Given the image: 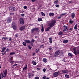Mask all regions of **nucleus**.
<instances>
[{
	"label": "nucleus",
	"mask_w": 79,
	"mask_h": 79,
	"mask_svg": "<svg viewBox=\"0 0 79 79\" xmlns=\"http://www.w3.org/2000/svg\"><path fill=\"white\" fill-rule=\"evenodd\" d=\"M56 23V21L55 20H53L51 21V22L48 23V25L49 27H48L46 29V31H49L50 29H51L50 27H52L53 26H55V24Z\"/></svg>",
	"instance_id": "f257e3e1"
},
{
	"label": "nucleus",
	"mask_w": 79,
	"mask_h": 79,
	"mask_svg": "<svg viewBox=\"0 0 79 79\" xmlns=\"http://www.w3.org/2000/svg\"><path fill=\"white\" fill-rule=\"evenodd\" d=\"M31 31V34H34L35 31H39V28H34L32 29Z\"/></svg>",
	"instance_id": "f03ea898"
},
{
	"label": "nucleus",
	"mask_w": 79,
	"mask_h": 79,
	"mask_svg": "<svg viewBox=\"0 0 79 79\" xmlns=\"http://www.w3.org/2000/svg\"><path fill=\"white\" fill-rule=\"evenodd\" d=\"M64 52H61L59 55V57H60V58H62L63 57V56H64Z\"/></svg>",
	"instance_id": "7ed1b4c3"
},
{
	"label": "nucleus",
	"mask_w": 79,
	"mask_h": 79,
	"mask_svg": "<svg viewBox=\"0 0 79 79\" xmlns=\"http://www.w3.org/2000/svg\"><path fill=\"white\" fill-rule=\"evenodd\" d=\"M20 22L21 24H24V21L23 18H20Z\"/></svg>",
	"instance_id": "20e7f679"
},
{
	"label": "nucleus",
	"mask_w": 79,
	"mask_h": 79,
	"mask_svg": "<svg viewBox=\"0 0 79 79\" xmlns=\"http://www.w3.org/2000/svg\"><path fill=\"white\" fill-rule=\"evenodd\" d=\"M10 9L12 11H16V9L15 6H11L10 7Z\"/></svg>",
	"instance_id": "39448f33"
},
{
	"label": "nucleus",
	"mask_w": 79,
	"mask_h": 79,
	"mask_svg": "<svg viewBox=\"0 0 79 79\" xmlns=\"http://www.w3.org/2000/svg\"><path fill=\"white\" fill-rule=\"evenodd\" d=\"M58 74H59V72H58L54 73L53 75L54 77H57V76H58Z\"/></svg>",
	"instance_id": "423d86ee"
},
{
	"label": "nucleus",
	"mask_w": 79,
	"mask_h": 79,
	"mask_svg": "<svg viewBox=\"0 0 79 79\" xmlns=\"http://www.w3.org/2000/svg\"><path fill=\"white\" fill-rule=\"evenodd\" d=\"M60 50H58L57 51H56L55 54V56H58L60 53Z\"/></svg>",
	"instance_id": "0eeeda50"
},
{
	"label": "nucleus",
	"mask_w": 79,
	"mask_h": 79,
	"mask_svg": "<svg viewBox=\"0 0 79 79\" xmlns=\"http://www.w3.org/2000/svg\"><path fill=\"white\" fill-rule=\"evenodd\" d=\"M26 28V26H23L22 27H21L19 28V30L20 31H24V29Z\"/></svg>",
	"instance_id": "6e6552de"
},
{
	"label": "nucleus",
	"mask_w": 79,
	"mask_h": 79,
	"mask_svg": "<svg viewBox=\"0 0 79 79\" xmlns=\"http://www.w3.org/2000/svg\"><path fill=\"white\" fill-rule=\"evenodd\" d=\"M12 27H13V29H14V30H16V26L14 24V22L12 23Z\"/></svg>",
	"instance_id": "1a4fd4ad"
},
{
	"label": "nucleus",
	"mask_w": 79,
	"mask_h": 79,
	"mask_svg": "<svg viewBox=\"0 0 79 79\" xmlns=\"http://www.w3.org/2000/svg\"><path fill=\"white\" fill-rule=\"evenodd\" d=\"M8 51H9V49L7 48L6 51H5L4 53H2V55H5V54L6 53V52H8Z\"/></svg>",
	"instance_id": "9d476101"
},
{
	"label": "nucleus",
	"mask_w": 79,
	"mask_h": 79,
	"mask_svg": "<svg viewBox=\"0 0 79 79\" xmlns=\"http://www.w3.org/2000/svg\"><path fill=\"white\" fill-rule=\"evenodd\" d=\"M63 73H68V70L66 69V70H64L62 71Z\"/></svg>",
	"instance_id": "9b49d317"
},
{
	"label": "nucleus",
	"mask_w": 79,
	"mask_h": 79,
	"mask_svg": "<svg viewBox=\"0 0 79 79\" xmlns=\"http://www.w3.org/2000/svg\"><path fill=\"white\" fill-rule=\"evenodd\" d=\"M7 23H10L11 21V19L10 18H9L7 20Z\"/></svg>",
	"instance_id": "f8f14e48"
},
{
	"label": "nucleus",
	"mask_w": 79,
	"mask_h": 79,
	"mask_svg": "<svg viewBox=\"0 0 79 79\" xmlns=\"http://www.w3.org/2000/svg\"><path fill=\"white\" fill-rule=\"evenodd\" d=\"M25 42H26V43H27L28 44H30V43H31V41L29 40H25Z\"/></svg>",
	"instance_id": "ddd939ff"
},
{
	"label": "nucleus",
	"mask_w": 79,
	"mask_h": 79,
	"mask_svg": "<svg viewBox=\"0 0 79 79\" xmlns=\"http://www.w3.org/2000/svg\"><path fill=\"white\" fill-rule=\"evenodd\" d=\"M73 50L74 51V54L76 55V48H73Z\"/></svg>",
	"instance_id": "4468645a"
},
{
	"label": "nucleus",
	"mask_w": 79,
	"mask_h": 79,
	"mask_svg": "<svg viewBox=\"0 0 79 79\" xmlns=\"http://www.w3.org/2000/svg\"><path fill=\"white\" fill-rule=\"evenodd\" d=\"M6 48H5V47H3L2 48V50L1 51V52H5V50H6Z\"/></svg>",
	"instance_id": "2eb2a0df"
},
{
	"label": "nucleus",
	"mask_w": 79,
	"mask_h": 79,
	"mask_svg": "<svg viewBox=\"0 0 79 79\" xmlns=\"http://www.w3.org/2000/svg\"><path fill=\"white\" fill-rule=\"evenodd\" d=\"M75 15H75V14H74V13H72L71 14L72 18H74V17H75Z\"/></svg>",
	"instance_id": "dca6fc26"
},
{
	"label": "nucleus",
	"mask_w": 79,
	"mask_h": 79,
	"mask_svg": "<svg viewBox=\"0 0 79 79\" xmlns=\"http://www.w3.org/2000/svg\"><path fill=\"white\" fill-rule=\"evenodd\" d=\"M32 63V64H33V65H34V66L36 65L37 64V62H35L34 60H33Z\"/></svg>",
	"instance_id": "f3484780"
},
{
	"label": "nucleus",
	"mask_w": 79,
	"mask_h": 79,
	"mask_svg": "<svg viewBox=\"0 0 79 79\" xmlns=\"http://www.w3.org/2000/svg\"><path fill=\"white\" fill-rule=\"evenodd\" d=\"M4 73H5V76H4V77H5L6 76V74H7V69H6L5 70V72Z\"/></svg>",
	"instance_id": "a211bd4d"
},
{
	"label": "nucleus",
	"mask_w": 79,
	"mask_h": 79,
	"mask_svg": "<svg viewBox=\"0 0 79 79\" xmlns=\"http://www.w3.org/2000/svg\"><path fill=\"white\" fill-rule=\"evenodd\" d=\"M55 14L53 13H49V16H53Z\"/></svg>",
	"instance_id": "6ab92c4d"
},
{
	"label": "nucleus",
	"mask_w": 79,
	"mask_h": 79,
	"mask_svg": "<svg viewBox=\"0 0 79 79\" xmlns=\"http://www.w3.org/2000/svg\"><path fill=\"white\" fill-rule=\"evenodd\" d=\"M43 60L44 63H47V59L45 58H44L43 59Z\"/></svg>",
	"instance_id": "aec40b11"
},
{
	"label": "nucleus",
	"mask_w": 79,
	"mask_h": 79,
	"mask_svg": "<svg viewBox=\"0 0 79 79\" xmlns=\"http://www.w3.org/2000/svg\"><path fill=\"white\" fill-rule=\"evenodd\" d=\"M65 77L67 78H69V75L68 74H65Z\"/></svg>",
	"instance_id": "412c9836"
},
{
	"label": "nucleus",
	"mask_w": 79,
	"mask_h": 79,
	"mask_svg": "<svg viewBox=\"0 0 79 79\" xmlns=\"http://www.w3.org/2000/svg\"><path fill=\"white\" fill-rule=\"evenodd\" d=\"M27 65H26L25 67H24L23 69V70H25V71H26L27 70Z\"/></svg>",
	"instance_id": "4be33fe9"
},
{
	"label": "nucleus",
	"mask_w": 79,
	"mask_h": 79,
	"mask_svg": "<svg viewBox=\"0 0 79 79\" xmlns=\"http://www.w3.org/2000/svg\"><path fill=\"white\" fill-rule=\"evenodd\" d=\"M68 55L70 57H72V56H73V54H72V53H68Z\"/></svg>",
	"instance_id": "5701e85b"
},
{
	"label": "nucleus",
	"mask_w": 79,
	"mask_h": 79,
	"mask_svg": "<svg viewBox=\"0 0 79 79\" xmlns=\"http://www.w3.org/2000/svg\"><path fill=\"white\" fill-rule=\"evenodd\" d=\"M69 30L68 29V28H65V29H64L63 30V32H65L66 31L67 32V31H68Z\"/></svg>",
	"instance_id": "b1692460"
},
{
	"label": "nucleus",
	"mask_w": 79,
	"mask_h": 79,
	"mask_svg": "<svg viewBox=\"0 0 79 79\" xmlns=\"http://www.w3.org/2000/svg\"><path fill=\"white\" fill-rule=\"evenodd\" d=\"M63 43H68V40H64L63 41Z\"/></svg>",
	"instance_id": "393cba45"
},
{
	"label": "nucleus",
	"mask_w": 79,
	"mask_h": 79,
	"mask_svg": "<svg viewBox=\"0 0 79 79\" xmlns=\"http://www.w3.org/2000/svg\"><path fill=\"white\" fill-rule=\"evenodd\" d=\"M49 40H50L49 42L50 43H52V37L49 38Z\"/></svg>",
	"instance_id": "a878e982"
},
{
	"label": "nucleus",
	"mask_w": 79,
	"mask_h": 79,
	"mask_svg": "<svg viewBox=\"0 0 79 79\" xmlns=\"http://www.w3.org/2000/svg\"><path fill=\"white\" fill-rule=\"evenodd\" d=\"M15 52H12L10 53L9 54V55H10L11 56V55H15Z\"/></svg>",
	"instance_id": "bb28decb"
},
{
	"label": "nucleus",
	"mask_w": 79,
	"mask_h": 79,
	"mask_svg": "<svg viewBox=\"0 0 79 79\" xmlns=\"http://www.w3.org/2000/svg\"><path fill=\"white\" fill-rule=\"evenodd\" d=\"M40 50V49H37L36 50L35 52L36 53H39Z\"/></svg>",
	"instance_id": "cd10ccee"
},
{
	"label": "nucleus",
	"mask_w": 79,
	"mask_h": 79,
	"mask_svg": "<svg viewBox=\"0 0 79 79\" xmlns=\"http://www.w3.org/2000/svg\"><path fill=\"white\" fill-rule=\"evenodd\" d=\"M23 45H24V46H26V45H27V44H26V43L25 42H23Z\"/></svg>",
	"instance_id": "c85d7f7f"
},
{
	"label": "nucleus",
	"mask_w": 79,
	"mask_h": 79,
	"mask_svg": "<svg viewBox=\"0 0 79 79\" xmlns=\"http://www.w3.org/2000/svg\"><path fill=\"white\" fill-rule=\"evenodd\" d=\"M77 54L79 55V49L77 51V52H76V54H75V55H77Z\"/></svg>",
	"instance_id": "c756f323"
},
{
	"label": "nucleus",
	"mask_w": 79,
	"mask_h": 79,
	"mask_svg": "<svg viewBox=\"0 0 79 79\" xmlns=\"http://www.w3.org/2000/svg\"><path fill=\"white\" fill-rule=\"evenodd\" d=\"M31 74H32V73H28V77H31Z\"/></svg>",
	"instance_id": "7c9ffc66"
},
{
	"label": "nucleus",
	"mask_w": 79,
	"mask_h": 79,
	"mask_svg": "<svg viewBox=\"0 0 79 79\" xmlns=\"http://www.w3.org/2000/svg\"><path fill=\"white\" fill-rule=\"evenodd\" d=\"M77 24H76L75 25V27H74V29H77Z\"/></svg>",
	"instance_id": "2f4dec72"
},
{
	"label": "nucleus",
	"mask_w": 79,
	"mask_h": 79,
	"mask_svg": "<svg viewBox=\"0 0 79 79\" xmlns=\"http://www.w3.org/2000/svg\"><path fill=\"white\" fill-rule=\"evenodd\" d=\"M38 21H42V18H39L38 19Z\"/></svg>",
	"instance_id": "473e14b6"
},
{
	"label": "nucleus",
	"mask_w": 79,
	"mask_h": 79,
	"mask_svg": "<svg viewBox=\"0 0 79 79\" xmlns=\"http://www.w3.org/2000/svg\"><path fill=\"white\" fill-rule=\"evenodd\" d=\"M58 2V0L55 1L54 2V3L55 4H57Z\"/></svg>",
	"instance_id": "72a5a7b5"
},
{
	"label": "nucleus",
	"mask_w": 79,
	"mask_h": 79,
	"mask_svg": "<svg viewBox=\"0 0 79 79\" xmlns=\"http://www.w3.org/2000/svg\"><path fill=\"white\" fill-rule=\"evenodd\" d=\"M4 76H5V73L3 72L2 73V79H3V78Z\"/></svg>",
	"instance_id": "f704fd0d"
},
{
	"label": "nucleus",
	"mask_w": 79,
	"mask_h": 79,
	"mask_svg": "<svg viewBox=\"0 0 79 79\" xmlns=\"http://www.w3.org/2000/svg\"><path fill=\"white\" fill-rule=\"evenodd\" d=\"M41 14H42V16H45V14L43 12H42Z\"/></svg>",
	"instance_id": "c9c22d12"
},
{
	"label": "nucleus",
	"mask_w": 79,
	"mask_h": 79,
	"mask_svg": "<svg viewBox=\"0 0 79 79\" xmlns=\"http://www.w3.org/2000/svg\"><path fill=\"white\" fill-rule=\"evenodd\" d=\"M17 66V64H15L14 65H12L11 67L12 68H15V66Z\"/></svg>",
	"instance_id": "e433bc0d"
},
{
	"label": "nucleus",
	"mask_w": 79,
	"mask_h": 79,
	"mask_svg": "<svg viewBox=\"0 0 79 79\" xmlns=\"http://www.w3.org/2000/svg\"><path fill=\"white\" fill-rule=\"evenodd\" d=\"M59 35H63V32H61V31H60L59 33Z\"/></svg>",
	"instance_id": "4c0bfd02"
},
{
	"label": "nucleus",
	"mask_w": 79,
	"mask_h": 79,
	"mask_svg": "<svg viewBox=\"0 0 79 79\" xmlns=\"http://www.w3.org/2000/svg\"><path fill=\"white\" fill-rule=\"evenodd\" d=\"M35 42V40L34 39H32L31 40V43H34Z\"/></svg>",
	"instance_id": "58836bf2"
},
{
	"label": "nucleus",
	"mask_w": 79,
	"mask_h": 79,
	"mask_svg": "<svg viewBox=\"0 0 79 79\" xmlns=\"http://www.w3.org/2000/svg\"><path fill=\"white\" fill-rule=\"evenodd\" d=\"M10 63L12 64H13V63L15 62V61H13V60L10 61Z\"/></svg>",
	"instance_id": "ea45409f"
},
{
	"label": "nucleus",
	"mask_w": 79,
	"mask_h": 79,
	"mask_svg": "<svg viewBox=\"0 0 79 79\" xmlns=\"http://www.w3.org/2000/svg\"><path fill=\"white\" fill-rule=\"evenodd\" d=\"M68 27V26H66V25H64V29H66Z\"/></svg>",
	"instance_id": "a19ab883"
},
{
	"label": "nucleus",
	"mask_w": 79,
	"mask_h": 79,
	"mask_svg": "<svg viewBox=\"0 0 79 79\" xmlns=\"http://www.w3.org/2000/svg\"><path fill=\"white\" fill-rule=\"evenodd\" d=\"M23 8L24 9H25L26 10H27V6H25L23 7Z\"/></svg>",
	"instance_id": "79ce46f5"
},
{
	"label": "nucleus",
	"mask_w": 79,
	"mask_h": 79,
	"mask_svg": "<svg viewBox=\"0 0 79 79\" xmlns=\"http://www.w3.org/2000/svg\"><path fill=\"white\" fill-rule=\"evenodd\" d=\"M74 22V21H72V20H70L69 21V23H70V24H72V23H73Z\"/></svg>",
	"instance_id": "37998d69"
},
{
	"label": "nucleus",
	"mask_w": 79,
	"mask_h": 79,
	"mask_svg": "<svg viewBox=\"0 0 79 79\" xmlns=\"http://www.w3.org/2000/svg\"><path fill=\"white\" fill-rule=\"evenodd\" d=\"M28 47L30 50H31V49L32 48V47H31L30 46H28Z\"/></svg>",
	"instance_id": "c03bdc74"
},
{
	"label": "nucleus",
	"mask_w": 79,
	"mask_h": 79,
	"mask_svg": "<svg viewBox=\"0 0 79 79\" xmlns=\"http://www.w3.org/2000/svg\"><path fill=\"white\" fill-rule=\"evenodd\" d=\"M43 71H44V73H45V71H46V69H43Z\"/></svg>",
	"instance_id": "a18cd8bd"
},
{
	"label": "nucleus",
	"mask_w": 79,
	"mask_h": 79,
	"mask_svg": "<svg viewBox=\"0 0 79 79\" xmlns=\"http://www.w3.org/2000/svg\"><path fill=\"white\" fill-rule=\"evenodd\" d=\"M55 6L56 7H57V8H59V7H60V6H59V5H56Z\"/></svg>",
	"instance_id": "49530a36"
},
{
	"label": "nucleus",
	"mask_w": 79,
	"mask_h": 79,
	"mask_svg": "<svg viewBox=\"0 0 79 79\" xmlns=\"http://www.w3.org/2000/svg\"><path fill=\"white\" fill-rule=\"evenodd\" d=\"M48 49L49 50H53V49H52V48L51 47L49 48Z\"/></svg>",
	"instance_id": "de8ad7c7"
},
{
	"label": "nucleus",
	"mask_w": 79,
	"mask_h": 79,
	"mask_svg": "<svg viewBox=\"0 0 79 79\" xmlns=\"http://www.w3.org/2000/svg\"><path fill=\"white\" fill-rule=\"evenodd\" d=\"M41 31L42 32H43L44 31V28H42L41 29Z\"/></svg>",
	"instance_id": "09e8293b"
},
{
	"label": "nucleus",
	"mask_w": 79,
	"mask_h": 79,
	"mask_svg": "<svg viewBox=\"0 0 79 79\" xmlns=\"http://www.w3.org/2000/svg\"><path fill=\"white\" fill-rule=\"evenodd\" d=\"M11 58H13V57H12ZM11 58H10L9 61H12L13 60V59H11Z\"/></svg>",
	"instance_id": "8fccbe9b"
},
{
	"label": "nucleus",
	"mask_w": 79,
	"mask_h": 79,
	"mask_svg": "<svg viewBox=\"0 0 79 79\" xmlns=\"http://www.w3.org/2000/svg\"><path fill=\"white\" fill-rule=\"evenodd\" d=\"M35 79H39V77H35Z\"/></svg>",
	"instance_id": "3c124183"
},
{
	"label": "nucleus",
	"mask_w": 79,
	"mask_h": 79,
	"mask_svg": "<svg viewBox=\"0 0 79 79\" xmlns=\"http://www.w3.org/2000/svg\"><path fill=\"white\" fill-rule=\"evenodd\" d=\"M43 79H46V76H44L43 78Z\"/></svg>",
	"instance_id": "603ef678"
},
{
	"label": "nucleus",
	"mask_w": 79,
	"mask_h": 79,
	"mask_svg": "<svg viewBox=\"0 0 79 79\" xmlns=\"http://www.w3.org/2000/svg\"><path fill=\"white\" fill-rule=\"evenodd\" d=\"M9 41H11V40H12L11 39V37H10L9 38Z\"/></svg>",
	"instance_id": "864d4df0"
},
{
	"label": "nucleus",
	"mask_w": 79,
	"mask_h": 79,
	"mask_svg": "<svg viewBox=\"0 0 79 79\" xmlns=\"http://www.w3.org/2000/svg\"><path fill=\"white\" fill-rule=\"evenodd\" d=\"M31 75L32 77H34V74H32V73H31Z\"/></svg>",
	"instance_id": "5fc2aeb1"
},
{
	"label": "nucleus",
	"mask_w": 79,
	"mask_h": 79,
	"mask_svg": "<svg viewBox=\"0 0 79 79\" xmlns=\"http://www.w3.org/2000/svg\"><path fill=\"white\" fill-rule=\"evenodd\" d=\"M37 0H31V1L32 2H35V1H36Z\"/></svg>",
	"instance_id": "6e6d98bb"
},
{
	"label": "nucleus",
	"mask_w": 79,
	"mask_h": 79,
	"mask_svg": "<svg viewBox=\"0 0 79 79\" xmlns=\"http://www.w3.org/2000/svg\"><path fill=\"white\" fill-rule=\"evenodd\" d=\"M21 16H23V17H24V14H21Z\"/></svg>",
	"instance_id": "4d7b16f0"
},
{
	"label": "nucleus",
	"mask_w": 79,
	"mask_h": 79,
	"mask_svg": "<svg viewBox=\"0 0 79 79\" xmlns=\"http://www.w3.org/2000/svg\"><path fill=\"white\" fill-rule=\"evenodd\" d=\"M35 52H34L33 53V56H34V55H35Z\"/></svg>",
	"instance_id": "13d9d810"
},
{
	"label": "nucleus",
	"mask_w": 79,
	"mask_h": 79,
	"mask_svg": "<svg viewBox=\"0 0 79 79\" xmlns=\"http://www.w3.org/2000/svg\"><path fill=\"white\" fill-rule=\"evenodd\" d=\"M65 15V14H62L61 15H60V16H63V15Z\"/></svg>",
	"instance_id": "bf43d9fd"
},
{
	"label": "nucleus",
	"mask_w": 79,
	"mask_h": 79,
	"mask_svg": "<svg viewBox=\"0 0 79 79\" xmlns=\"http://www.w3.org/2000/svg\"><path fill=\"white\" fill-rule=\"evenodd\" d=\"M61 16H60V17H58V19H60V18H61Z\"/></svg>",
	"instance_id": "052dcab7"
},
{
	"label": "nucleus",
	"mask_w": 79,
	"mask_h": 79,
	"mask_svg": "<svg viewBox=\"0 0 79 79\" xmlns=\"http://www.w3.org/2000/svg\"><path fill=\"white\" fill-rule=\"evenodd\" d=\"M15 37H18V35L17 34L15 35Z\"/></svg>",
	"instance_id": "680f3d73"
},
{
	"label": "nucleus",
	"mask_w": 79,
	"mask_h": 79,
	"mask_svg": "<svg viewBox=\"0 0 79 79\" xmlns=\"http://www.w3.org/2000/svg\"><path fill=\"white\" fill-rule=\"evenodd\" d=\"M13 15V13H10V15Z\"/></svg>",
	"instance_id": "e2e57ef3"
},
{
	"label": "nucleus",
	"mask_w": 79,
	"mask_h": 79,
	"mask_svg": "<svg viewBox=\"0 0 79 79\" xmlns=\"http://www.w3.org/2000/svg\"><path fill=\"white\" fill-rule=\"evenodd\" d=\"M31 45L32 46L34 45V44L33 43H31Z\"/></svg>",
	"instance_id": "0e129e2a"
},
{
	"label": "nucleus",
	"mask_w": 79,
	"mask_h": 79,
	"mask_svg": "<svg viewBox=\"0 0 79 79\" xmlns=\"http://www.w3.org/2000/svg\"><path fill=\"white\" fill-rule=\"evenodd\" d=\"M41 27H42V28H44V26L43 25H42Z\"/></svg>",
	"instance_id": "69168bd1"
},
{
	"label": "nucleus",
	"mask_w": 79,
	"mask_h": 79,
	"mask_svg": "<svg viewBox=\"0 0 79 79\" xmlns=\"http://www.w3.org/2000/svg\"><path fill=\"white\" fill-rule=\"evenodd\" d=\"M46 79H50V78L49 77H47Z\"/></svg>",
	"instance_id": "338daca9"
},
{
	"label": "nucleus",
	"mask_w": 79,
	"mask_h": 79,
	"mask_svg": "<svg viewBox=\"0 0 79 79\" xmlns=\"http://www.w3.org/2000/svg\"><path fill=\"white\" fill-rule=\"evenodd\" d=\"M37 69H38V70H40V68H37Z\"/></svg>",
	"instance_id": "774afa93"
}]
</instances>
